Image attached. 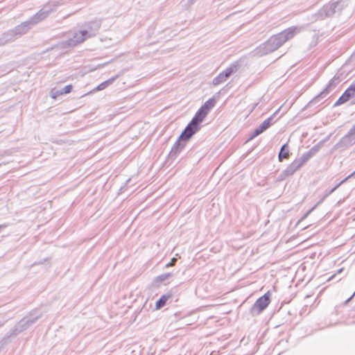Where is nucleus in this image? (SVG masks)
I'll list each match as a JSON object with an SVG mask.
<instances>
[{
  "label": "nucleus",
  "instance_id": "obj_1",
  "mask_svg": "<svg viewBox=\"0 0 355 355\" xmlns=\"http://www.w3.org/2000/svg\"><path fill=\"white\" fill-rule=\"evenodd\" d=\"M304 26L289 27L281 33L271 36L266 42L258 46L254 51V55L263 56L272 53L281 47L287 41L293 38L304 29Z\"/></svg>",
  "mask_w": 355,
  "mask_h": 355
},
{
  "label": "nucleus",
  "instance_id": "obj_2",
  "mask_svg": "<svg viewBox=\"0 0 355 355\" xmlns=\"http://www.w3.org/2000/svg\"><path fill=\"white\" fill-rule=\"evenodd\" d=\"M347 6V0H338L334 2H329L324 5L316 13V19L322 20L326 17H331L336 14L339 15Z\"/></svg>",
  "mask_w": 355,
  "mask_h": 355
},
{
  "label": "nucleus",
  "instance_id": "obj_3",
  "mask_svg": "<svg viewBox=\"0 0 355 355\" xmlns=\"http://www.w3.org/2000/svg\"><path fill=\"white\" fill-rule=\"evenodd\" d=\"M312 150L304 154L300 159L293 161L282 173V179L292 175L295 171L300 169L313 155Z\"/></svg>",
  "mask_w": 355,
  "mask_h": 355
},
{
  "label": "nucleus",
  "instance_id": "obj_4",
  "mask_svg": "<svg viewBox=\"0 0 355 355\" xmlns=\"http://www.w3.org/2000/svg\"><path fill=\"white\" fill-rule=\"evenodd\" d=\"M56 7L57 4L55 2H49L28 20L30 21L31 24L34 26L46 18L48 15L55 9Z\"/></svg>",
  "mask_w": 355,
  "mask_h": 355
},
{
  "label": "nucleus",
  "instance_id": "obj_5",
  "mask_svg": "<svg viewBox=\"0 0 355 355\" xmlns=\"http://www.w3.org/2000/svg\"><path fill=\"white\" fill-rule=\"evenodd\" d=\"M42 313L38 311H34L30 313V315L24 317L21 319L16 326V331L21 332L28 329L31 325L34 324L40 318Z\"/></svg>",
  "mask_w": 355,
  "mask_h": 355
},
{
  "label": "nucleus",
  "instance_id": "obj_6",
  "mask_svg": "<svg viewBox=\"0 0 355 355\" xmlns=\"http://www.w3.org/2000/svg\"><path fill=\"white\" fill-rule=\"evenodd\" d=\"M239 68V64L237 62L232 64L225 70L220 73L216 77L213 79L212 83L214 85H218L225 82L232 74L235 73Z\"/></svg>",
  "mask_w": 355,
  "mask_h": 355
},
{
  "label": "nucleus",
  "instance_id": "obj_7",
  "mask_svg": "<svg viewBox=\"0 0 355 355\" xmlns=\"http://www.w3.org/2000/svg\"><path fill=\"white\" fill-rule=\"evenodd\" d=\"M270 292H267L263 296L257 300L255 303L250 309V312L252 315H259L270 302Z\"/></svg>",
  "mask_w": 355,
  "mask_h": 355
},
{
  "label": "nucleus",
  "instance_id": "obj_8",
  "mask_svg": "<svg viewBox=\"0 0 355 355\" xmlns=\"http://www.w3.org/2000/svg\"><path fill=\"white\" fill-rule=\"evenodd\" d=\"M87 39V38L83 31L81 30L80 31L74 32L71 37L62 42V45L64 48L73 47L77 44L83 42Z\"/></svg>",
  "mask_w": 355,
  "mask_h": 355
},
{
  "label": "nucleus",
  "instance_id": "obj_9",
  "mask_svg": "<svg viewBox=\"0 0 355 355\" xmlns=\"http://www.w3.org/2000/svg\"><path fill=\"white\" fill-rule=\"evenodd\" d=\"M101 26L100 20L89 21L85 25V29L83 30L87 38L94 37L98 33Z\"/></svg>",
  "mask_w": 355,
  "mask_h": 355
},
{
  "label": "nucleus",
  "instance_id": "obj_10",
  "mask_svg": "<svg viewBox=\"0 0 355 355\" xmlns=\"http://www.w3.org/2000/svg\"><path fill=\"white\" fill-rule=\"evenodd\" d=\"M198 129L199 127L190 121L178 138H180V140L187 142L198 130Z\"/></svg>",
  "mask_w": 355,
  "mask_h": 355
},
{
  "label": "nucleus",
  "instance_id": "obj_11",
  "mask_svg": "<svg viewBox=\"0 0 355 355\" xmlns=\"http://www.w3.org/2000/svg\"><path fill=\"white\" fill-rule=\"evenodd\" d=\"M32 26L33 25L31 24L30 21L27 20L17 26L13 29H11V34H15L16 38H19L26 34Z\"/></svg>",
  "mask_w": 355,
  "mask_h": 355
},
{
  "label": "nucleus",
  "instance_id": "obj_12",
  "mask_svg": "<svg viewBox=\"0 0 355 355\" xmlns=\"http://www.w3.org/2000/svg\"><path fill=\"white\" fill-rule=\"evenodd\" d=\"M355 144V124L351 128L347 134L340 141L341 146L349 147Z\"/></svg>",
  "mask_w": 355,
  "mask_h": 355
},
{
  "label": "nucleus",
  "instance_id": "obj_13",
  "mask_svg": "<svg viewBox=\"0 0 355 355\" xmlns=\"http://www.w3.org/2000/svg\"><path fill=\"white\" fill-rule=\"evenodd\" d=\"M273 117L270 116L263 121L252 132L250 137V139H252L254 137L259 136L266 130L273 123Z\"/></svg>",
  "mask_w": 355,
  "mask_h": 355
},
{
  "label": "nucleus",
  "instance_id": "obj_14",
  "mask_svg": "<svg viewBox=\"0 0 355 355\" xmlns=\"http://www.w3.org/2000/svg\"><path fill=\"white\" fill-rule=\"evenodd\" d=\"M185 146L186 142L182 140H180V138H178L169 153V157L171 159H175L180 152L185 148Z\"/></svg>",
  "mask_w": 355,
  "mask_h": 355
},
{
  "label": "nucleus",
  "instance_id": "obj_15",
  "mask_svg": "<svg viewBox=\"0 0 355 355\" xmlns=\"http://www.w3.org/2000/svg\"><path fill=\"white\" fill-rule=\"evenodd\" d=\"M208 114V113L202 109L201 107L197 111L194 117L191 121V123L199 127V125L200 123L202 122L204 119L206 117V116Z\"/></svg>",
  "mask_w": 355,
  "mask_h": 355
},
{
  "label": "nucleus",
  "instance_id": "obj_16",
  "mask_svg": "<svg viewBox=\"0 0 355 355\" xmlns=\"http://www.w3.org/2000/svg\"><path fill=\"white\" fill-rule=\"evenodd\" d=\"M334 80L332 79L329 81L328 85L318 95L315 97L313 101H319L320 98H325L331 89V87L334 85Z\"/></svg>",
  "mask_w": 355,
  "mask_h": 355
},
{
  "label": "nucleus",
  "instance_id": "obj_17",
  "mask_svg": "<svg viewBox=\"0 0 355 355\" xmlns=\"http://www.w3.org/2000/svg\"><path fill=\"white\" fill-rule=\"evenodd\" d=\"M289 157V148L287 144H284L278 155L279 162H282L284 159H288Z\"/></svg>",
  "mask_w": 355,
  "mask_h": 355
},
{
  "label": "nucleus",
  "instance_id": "obj_18",
  "mask_svg": "<svg viewBox=\"0 0 355 355\" xmlns=\"http://www.w3.org/2000/svg\"><path fill=\"white\" fill-rule=\"evenodd\" d=\"M16 38L15 34H11V30L3 33L0 38L1 44H6L14 41Z\"/></svg>",
  "mask_w": 355,
  "mask_h": 355
},
{
  "label": "nucleus",
  "instance_id": "obj_19",
  "mask_svg": "<svg viewBox=\"0 0 355 355\" xmlns=\"http://www.w3.org/2000/svg\"><path fill=\"white\" fill-rule=\"evenodd\" d=\"M216 101L214 98H211L207 101L200 107L207 113L215 106Z\"/></svg>",
  "mask_w": 355,
  "mask_h": 355
},
{
  "label": "nucleus",
  "instance_id": "obj_20",
  "mask_svg": "<svg viewBox=\"0 0 355 355\" xmlns=\"http://www.w3.org/2000/svg\"><path fill=\"white\" fill-rule=\"evenodd\" d=\"M169 296L167 295H162L157 302L155 304L156 309H160L162 308L166 303L167 300H168Z\"/></svg>",
  "mask_w": 355,
  "mask_h": 355
},
{
  "label": "nucleus",
  "instance_id": "obj_21",
  "mask_svg": "<svg viewBox=\"0 0 355 355\" xmlns=\"http://www.w3.org/2000/svg\"><path fill=\"white\" fill-rule=\"evenodd\" d=\"M114 80H115V78H112L107 80L103 82L102 83L99 84L97 86L96 90L101 91V90L105 89L107 86L111 85L114 82Z\"/></svg>",
  "mask_w": 355,
  "mask_h": 355
},
{
  "label": "nucleus",
  "instance_id": "obj_22",
  "mask_svg": "<svg viewBox=\"0 0 355 355\" xmlns=\"http://www.w3.org/2000/svg\"><path fill=\"white\" fill-rule=\"evenodd\" d=\"M355 174V171L353 172L352 174L348 175L346 178H345L343 180H342L340 183H338L336 186H335L334 188H332L326 196H329L331 193H332L336 189H337L343 183L345 182L348 179L351 178Z\"/></svg>",
  "mask_w": 355,
  "mask_h": 355
},
{
  "label": "nucleus",
  "instance_id": "obj_23",
  "mask_svg": "<svg viewBox=\"0 0 355 355\" xmlns=\"http://www.w3.org/2000/svg\"><path fill=\"white\" fill-rule=\"evenodd\" d=\"M350 98L355 95V83H352L345 91Z\"/></svg>",
  "mask_w": 355,
  "mask_h": 355
},
{
  "label": "nucleus",
  "instance_id": "obj_24",
  "mask_svg": "<svg viewBox=\"0 0 355 355\" xmlns=\"http://www.w3.org/2000/svg\"><path fill=\"white\" fill-rule=\"evenodd\" d=\"M72 89V85H68L67 86H65L64 88L61 89H60V94H68L69 92H71Z\"/></svg>",
  "mask_w": 355,
  "mask_h": 355
},
{
  "label": "nucleus",
  "instance_id": "obj_25",
  "mask_svg": "<svg viewBox=\"0 0 355 355\" xmlns=\"http://www.w3.org/2000/svg\"><path fill=\"white\" fill-rule=\"evenodd\" d=\"M348 101L347 100L346 98L344 97L343 95H342L338 99V101L336 102L335 103V105H340L341 104H343L346 102H347Z\"/></svg>",
  "mask_w": 355,
  "mask_h": 355
},
{
  "label": "nucleus",
  "instance_id": "obj_26",
  "mask_svg": "<svg viewBox=\"0 0 355 355\" xmlns=\"http://www.w3.org/2000/svg\"><path fill=\"white\" fill-rule=\"evenodd\" d=\"M51 97L53 98H55L57 96L62 94H60V89H53L51 90Z\"/></svg>",
  "mask_w": 355,
  "mask_h": 355
},
{
  "label": "nucleus",
  "instance_id": "obj_27",
  "mask_svg": "<svg viewBox=\"0 0 355 355\" xmlns=\"http://www.w3.org/2000/svg\"><path fill=\"white\" fill-rule=\"evenodd\" d=\"M171 273L162 274L159 276V279L160 281L163 282V281L167 279L169 277H171Z\"/></svg>",
  "mask_w": 355,
  "mask_h": 355
},
{
  "label": "nucleus",
  "instance_id": "obj_28",
  "mask_svg": "<svg viewBox=\"0 0 355 355\" xmlns=\"http://www.w3.org/2000/svg\"><path fill=\"white\" fill-rule=\"evenodd\" d=\"M177 260V258L173 257V259H171V261L166 265V266L170 267L174 266Z\"/></svg>",
  "mask_w": 355,
  "mask_h": 355
},
{
  "label": "nucleus",
  "instance_id": "obj_29",
  "mask_svg": "<svg viewBox=\"0 0 355 355\" xmlns=\"http://www.w3.org/2000/svg\"><path fill=\"white\" fill-rule=\"evenodd\" d=\"M342 95H343L344 97L346 98L347 101H349L351 98L349 97V96L346 92H344V93Z\"/></svg>",
  "mask_w": 355,
  "mask_h": 355
},
{
  "label": "nucleus",
  "instance_id": "obj_30",
  "mask_svg": "<svg viewBox=\"0 0 355 355\" xmlns=\"http://www.w3.org/2000/svg\"><path fill=\"white\" fill-rule=\"evenodd\" d=\"M8 225L6 224V223H4V224H2V225H0V230L2 229V228H4V227H8Z\"/></svg>",
  "mask_w": 355,
  "mask_h": 355
},
{
  "label": "nucleus",
  "instance_id": "obj_31",
  "mask_svg": "<svg viewBox=\"0 0 355 355\" xmlns=\"http://www.w3.org/2000/svg\"><path fill=\"white\" fill-rule=\"evenodd\" d=\"M334 277H335V275H332L331 277L329 278L328 281L333 279L334 278Z\"/></svg>",
  "mask_w": 355,
  "mask_h": 355
},
{
  "label": "nucleus",
  "instance_id": "obj_32",
  "mask_svg": "<svg viewBox=\"0 0 355 355\" xmlns=\"http://www.w3.org/2000/svg\"><path fill=\"white\" fill-rule=\"evenodd\" d=\"M343 270V268H340V269L338 270V273H340Z\"/></svg>",
  "mask_w": 355,
  "mask_h": 355
},
{
  "label": "nucleus",
  "instance_id": "obj_33",
  "mask_svg": "<svg viewBox=\"0 0 355 355\" xmlns=\"http://www.w3.org/2000/svg\"><path fill=\"white\" fill-rule=\"evenodd\" d=\"M1 325H3V324L0 322V327H1Z\"/></svg>",
  "mask_w": 355,
  "mask_h": 355
},
{
  "label": "nucleus",
  "instance_id": "obj_34",
  "mask_svg": "<svg viewBox=\"0 0 355 355\" xmlns=\"http://www.w3.org/2000/svg\"><path fill=\"white\" fill-rule=\"evenodd\" d=\"M1 157H2V156H1V155H0V159H1Z\"/></svg>",
  "mask_w": 355,
  "mask_h": 355
}]
</instances>
